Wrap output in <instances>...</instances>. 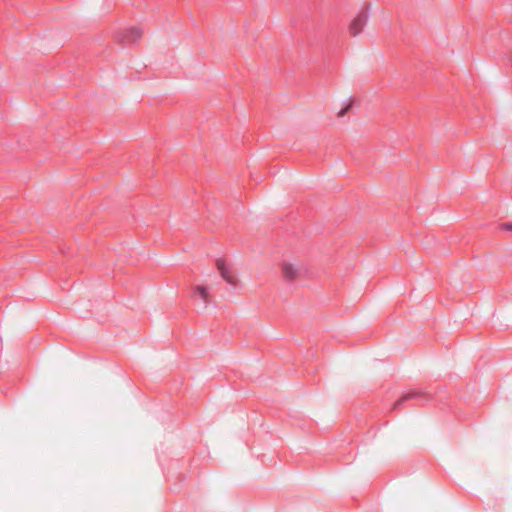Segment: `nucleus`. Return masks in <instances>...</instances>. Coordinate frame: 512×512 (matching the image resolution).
Returning a JSON list of instances; mask_svg holds the SVG:
<instances>
[{
  "mask_svg": "<svg viewBox=\"0 0 512 512\" xmlns=\"http://www.w3.org/2000/svg\"><path fill=\"white\" fill-rule=\"evenodd\" d=\"M214 266L220 278L230 287L238 288L241 286V278L225 257H218L214 261Z\"/></svg>",
  "mask_w": 512,
  "mask_h": 512,
  "instance_id": "nucleus-1",
  "label": "nucleus"
},
{
  "mask_svg": "<svg viewBox=\"0 0 512 512\" xmlns=\"http://www.w3.org/2000/svg\"><path fill=\"white\" fill-rule=\"evenodd\" d=\"M191 297L194 301L208 304L212 300L211 286L204 282H195L191 286Z\"/></svg>",
  "mask_w": 512,
  "mask_h": 512,
  "instance_id": "nucleus-2",
  "label": "nucleus"
},
{
  "mask_svg": "<svg viewBox=\"0 0 512 512\" xmlns=\"http://www.w3.org/2000/svg\"><path fill=\"white\" fill-rule=\"evenodd\" d=\"M282 277L287 281H295L300 277V266L291 260H283L279 264Z\"/></svg>",
  "mask_w": 512,
  "mask_h": 512,
  "instance_id": "nucleus-3",
  "label": "nucleus"
},
{
  "mask_svg": "<svg viewBox=\"0 0 512 512\" xmlns=\"http://www.w3.org/2000/svg\"><path fill=\"white\" fill-rule=\"evenodd\" d=\"M368 22L367 11H360L350 21L348 26V32L351 36L359 35L365 28Z\"/></svg>",
  "mask_w": 512,
  "mask_h": 512,
  "instance_id": "nucleus-4",
  "label": "nucleus"
},
{
  "mask_svg": "<svg viewBox=\"0 0 512 512\" xmlns=\"http://www.w3.org/2000/svg\"><path fill=\"white\" fill-rule=\"evenodd\" d=\"M129 32L132 36V40H137V39L141 38V36H142V30L137 27L131 28L129 30Z\"/></svg>",
  "mask_w": 512,
  "mask_h": 512,
  "instance_id": "nucleus-5",
  "label": "nucleus"
},
{
  "mask_svg": "<svg viewBox=\"0 0 512 512\" xmlns=\"http://www.w3.org/2000/svg\"><path fill=\"white\" fill-rule=\"evenodd\" d=\"M500 229L502 231L506 232H512V221L511 222H504L500 225Z\"/></svg>",
  "mask_w": 512,
  "mask_h": 512,
  "instance_id": "nucleus-6",
  "label": "nucleus"
},
{
  "mask_svg": "<svg viewBox=\"0 0 512 512\" xmlns=\"http://www.w3.org/2000/svg\"><path fill=\"white\" fill-rule=\"evenodd\" d=\"M348 108H349V107H346V108L342 109V110L338 113V116H339V117H342V116L346 113V111L348 110Z\"/></svg>",
  "mask_w": 512,
  "mask_h": 512,
  "instance_id": "nucleus-7",
  "label": "nucleus"
}]
</instances>
